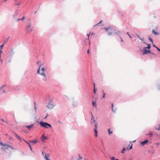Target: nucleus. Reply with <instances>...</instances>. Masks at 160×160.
Here are the masks:
<instances>
[{
	"label": "nucleus",
	"instance_id": "obj_1",
	"mask_svg": "<svg viewBox=\"0 0 160 160\" xmlns=\"http://www.w3.org/2000/svg\"><path fill=\"white\" fill-rule=\"evenodd\" d=\"M41 65H40L38 70L37 73L38 74H40L42 76H43L42 78V80L44 81H46L47 79L46 77V76L44 72V68H41Z\"/></svg>",
	"mask_w": 160,
	"mask_h": 160
},
{
	"label": "nucleus",
	"instance_id": "obj_2",
	"mask_svg": "<svg viewBox=\"0 0 160 160\" xmlns=\"http://www.w3.org/2000/svg\"><path fill=\"white\" fill-rule=\"evenodd\" d=\"M0 144L1 145L3 146L1 147V149L2 150H5L6 149H8L9 148H11L12 149H14L13 148L9 146L8 144L6 143L3 144L2 142H0Z\"/></svg>",
	"mask_w": 160,
	"mask_h": 160
},
{
	"label": "nucleus",
	"instance_id": "obj_3",
	"mask_svg": "<svg viewBox=\"0 0 160 160\" xmlns=\"http://www.w3.org/2000/svg\"><path fill=\"white\" fill-rule=\"evenodd\" d=\"M92 119H93V123H94V125H95V128H94V131H95V136L96 137H97L98 136V134H97L98 132H97V126H98V124H97V122H95V121L94 119V118H93V116H92V118H91L92 120Z\"/></svg>",
	"mask_w": 160,
	"mask_h": 160
},
{
	"label": "nucleus",
	"instance_id": "obj_4",
	"mask_svg": "<svg viewBox=\"0 0 160 160\" xmlns=\"http://www.w3.org/2000/svg\"><path fill=\"white\" fill-rule=\"evenodd\" d=\"M3 87L4 88L3 89L2 92H3L6 93L7 92L11 91L10 88L9 87L6 86H3Z\"/></svg>",
	"mask_w": 160,
	"mask_h": 160
},
{
	"label": "nucleus",
	"instance_id": "obj_5",
	"mask_svg": "<svg viewBox=\"0 0 160 160\" xmlns=\"http://www.w3.org/2000/svg\"><path fill=\"white\" fill-rule=\"evenodd\" d=\"M40 124L42 127H44L45 128H48L47 126H48L50 127H51V126L50 124L46 123V122H41L40 123Z\"/></svg>",
	"mask_w": 160,
	"mask_h": 160
},
{
	"label": "nucleus",
	"instance_id": "obj_6",
	"mask_svg": "<svg viewBox=\"0 0 160 160\" xmlns=\"http://www.w3.org/2000/svg\"><path fill=\"white\" fill-rule=\"evenodd\" d=\"M105 29L107 31H110V32H108V34L109 35H110L112 34V33L113 32V31L114 30L112 28L109 27L108 28H105Z\"/></svg>",
	"mask_w": 160,
	"mask_h": 160
},
{
	"label": "nucleus",
	"instance_id": "obj_7",
	"mask_svg": "<svg viewBox=\"0 0 160 160\" xmlns=\"http://www.w3.org/2000/svg\"><path fill=\"white\" fill-rule=\"evenodd\" d=\"M31 24L29 23L27 27V31L28 32H32L33 30V27H31Z\"/></svg>",
	"mask_w": 160,
	"mask_h": 160
},
{
	"label": "nucleus",
	"instance_id": "obj_8",
	"mask_svg": "<svg viewBox=\"0 0 160 160\" xmlns=\"http://www.w3.org/2000/svg\"><path fill=\"white\" fill-rule=\"evenodd\" d=\"M14 135L15 137L18 138L20 142L21 141V140H23V139H22L19 136H18L16 133H14Z\"/></svg>",
	"mask_w": 160,
	"mask_h": 160
},
{
	"label": "nucleus",
	"instance_id": "obj_9",
	"mask_svg": "<svg viewBox=\"0 0 160 160\" xmlns=\"http://www.w3.org/2000/svg\"><path fill=\"white\" fill-rule=\"evenodd\" d=\"M148 142V140H146L145 141L142 142H141V143L142 145V146L146 144Z\"/></svg>",
	"mask_w": 160,
	"mask_h": 160
},
{
	"label": "nucleus",
	"instance_id": "obj_10",
	"mask_svg": "<svg viewBox=\"0 0 160 160\" xmlns=\"http://www.w3.org/2000/svg\"><path fill=\"white\" fill-rule=\"evenodd\" d=\"M49 157L50 155L49 154H45V159L46 160H50V159L48 158H49Z\"/></svg>",
	"mask_w": 160,
	"mask_h": 160
},
{
	"label": "nucleus",
	"instance_id": "obj_11",
	"mask_svg": "<svg viewBox=\"0 0 160 160\" xmlns=\"http://www.w3.org/2000/svg\"><path fill=\"white\" fill-rule=\"evenodd\" d=\"M49 157L50 155L49 154H45V159L46 160H50V159L48 158H49Z\"/></svg>",
	"mask_w": 160,
	"mask_h": 160
},
{
	"label": "nucleus",
	"instance_id": "obj_12",
	"mask_svg": "<svg viewBox=\"0 0 160 160\" xmlns=\"http://www.w3.org/2000/svg\"><path fill=\"white\" fill-rule=\"evenodd\" d=\"M44 134H43L41 138V139L42 141L43 142L44 140L47 139V138L46 136H44Z\"/></svg>",
	"mask_w": 160,
	"mask_h": 160
},
{
	"label": "nucleus",
	"instance_id": "obj_13",
	"mask_svg": "<svg viewBox=\"0 0 160 160\" xmlns=\"http://www.w3.org/2000/svg\"><path fill=\"white\" fill-rule=\"evenodd\" d=\"M22 3V2L21 1H19V2H16L15 4L16 6H20Z\"/></svg>",
	"mask_w": 160,
	"mask_h": 160
},
{
	"label": "nucleus",
	"instance_id": "obj_14",
	"mask_svg": "<svg viewBox=\"0 0 160 160\" xmlns=\"http://www.w3.org/2000/svg\"><path fill=\"white\" fill-rule=\"evenodd\" d=\"M29 142L31 143H36L38 141L36 139H34L33 140L29 141Z\"/></svg>",
	"mask_w": 160,
	"mask_h": 160
},
{
	"label": "nucleus",
	"instance_id": "obj_15",
	"mask_svg": "<svg viewBox=\"0 0 160 160\" xmlns=\"http://www.w3.org/2000/svg\"><path fill=\"white\" fill-rule=\"evenodd\" d=\"M92 103L93 106L95 107L96 108L97 104L96 101H94V100H93Z\"/></svg>",
	"mask_w": 160,
	"mask_h": 160
},
{
	"label": "nucleus",
	"instance_id": "obj_16",
	"mask_svg": "<svg viewBox=\"0 0 160 160\" xmlns=\"http://www.w3.org/2000/svg\"><path fill=\"white\" fill-rule=\"evenodd\" d=\"M144 54H146V53H151V52L150 50H147L146 49V48H144Z\"/></svg>",
	"mask_w": 160,
	"mask_h": 160
},
{
	"label": "nucleus",
	"instance_id": "obj_17",
	"mask_svg": "<svg viewBox=\"0 0 160 160\" xmlns=\"http://www.w3.org/2000/svg\"><path fill=\"white\" fill-rule=\"evenodd\" d=\"M152 32L153 33L154 35H159V33L158 32H156L155 31L154 29H153L152 30Z\"/></svg>",
	"mask_w": 160,
	"mask_h": 160
},
{
	"label": "nucleus",
	"instance_id": "obj_18",
	"mask_svg": "<svg viewBox=\"0 0 160 160\" xmlns=\"http://www.w3.org/2000/svg\"><path fill=\"white\" fill-rule=\"evenodd\" d=\"M33 124H32L30 126H26V127L28 128L29 129H30V128L33 126Z\"/></svg>",
	"mask_w": 160,
	"mask_h": 160
},
{
	"label": "nucleus",
	"instance_id": "obj_19",
	"mask_svg": "<svg viewBox=\"0 0 160 160\" xmlns=\"http://www.w3.org/2000/svg\"><path fill=\"white\" fill-rule=\"evenodd\" d=\"M108 132L109 135H110L113 133V132L112 131H110V128H109L108 129Z\"/></svg>",
	"mask_w": 160,
	"mask_h": 160
},
{
	"label": "nucleus",
	"instance_id": "obj_20",
	"mask_svg": "<svg viewBox=\"0 0 160 160\" xmlns=\"http://www.w3.org/2000/svg\"><path fill=\"white\" fill-rule=\"evenodd\" d=\"M23 140H24L26 143H28V145H29L31 149L32 150V147L30 145V144L28 142H27V141H26L24 139H23Z\"/></svg>",
	"mask_w": 160,
	"mask_h": 160
},
{
	"label": "nucleus",
	"instance_id": "obj_21",
	"mask_svg": "<svg viewBox=\"0 0 160 160\" xmlns=\"http://www.w3.org/2000/svg\"><path fill=\"white\" fill-rule=\"evenodd\" d=\"M25 18V17L24 16H23V17L22 18V19H17V21H18L19 20H24Z\"/></svg>",
	"mask_w": 160,
	"mask_h": 160
},
{
	"label": "nucleus",
	"instance_id": "obj_22",
	"mask_svg": "<svg viewBox=\"0 0 160 160\" xmlns=\"http://www.w3.org/2000/svg\"><path fill=\"white\" fill-rule=\"evenodd\" d=\"M144 48H145L146 49H149L150 48V45L148 44V46L147 47H144Z\"/></svg>",
	"mask_w": 160,
	"mask_h": 160
},
{
	"label": "nucleus",
	"instance_id": "obj_23",
	"mask_svg": "<svg viewBox=\"0 0 160 160\" xmlns=\"http://www.w3.org/2000/svg\"><path fill=\"white\" fill-rule=\"evenodd\" d=\"M57 123H59V124H62V122H61V121H60V120L57 121Z\"/></svg>",
	"mask_w": 160,
	"mask_h": 160
},
{
	"label": "nucleus",
	"instance_id": "obj_24",
	"mask_svg": "<svg viewBox=\"0 0 160 160\" xmlns=\"http://www.w3.org/2000/svg\"><path fill=\"white\" fill-rule=\"evenodd\" d=\"M125 150V148H123V149H122V151H121V153H124V151Z\"/></svg>",
	"mask_w": 160,
	"mask_h": 160
},
{
	"label": "nucleus",
	"instance_id": "obj_25",
	"mask_svg": "<svg viewBox=\"0 0 160 160\" xmlns=\"http://www.w3.org/2000/svg\"><path fill=\"white\" fill-rule=\"evenodd\" d=\"M111 160H119L118 159H116L114 157H112L111 158Z\"/></svg>",
	"mask_w": 160,
	"mask_h": 160
},
{
	"label": "nucleus",
	"instance_id": "obj_26",
	"mask_svg": "<svg viewBox=\"0 0 160 160\" xmlns=\"http://www.w3.org/2000/svg\"><path fill=\"white\" fill-rule=\"evenodd\" d=\"M1 121L2 122H5L6 123H8V122L6 121H5L4 119H1Z\"/></svg>",
	"mask_w": 160,
	"mask_h": 160
},
{
	"label": "nucleus",
	"instance_id": "obj_27",
	"mask_svg": "<svg viewBox=\"0 0 160 160\" xmlns=\"http://www.w3.org/2000/svg\"><path fill=\"white\" fill-rule=\"evenodd\" d=\"M158 128H156V129H157L158 130H159L160 129V124H159L158 126Z\"/></svg>",
	"mask_w": 160,
	"mask_h": 160
},
{
	"label": "nucleus",
	"instance_id": "obj_28",
	"mask_svg": "<svg viewBox=\"0 0 160 160\" xmlns=\"http://www.w3.org/2000/svg\"><path fill=\"white\" fill-rule=\"evenodd\" d=\"M4 44H3L2 45L0 46V48L1 49V50L2 49V47H3L4 46Z\"/></svg>",
	"mask_w": 160,
	"mask_h": 160
},
{
	"label": "nucleus",
	"instance_id": "obj_29",
	"mask_svg": "<svg viewBox=\"0 0 160 160\" xmlns=\"http://www.w3.org/2000/svg\"><path fill=\"white\" fill-rule=\"evenodd\" d=\"M93 93H94V94H96V90L95 88H94V90H93Z\"/></svg>",
	"mask_w": 160,
	"mask_h": 160
},
{
	"label": "nucleus",
	"instance_id": "obj_30",
	"mask_svg": "<svg viewBox=\"0 0 160 160\" xmlns=\"http://www.w3.org/2000/svg\"><path fill=\"white\" fill-rule=\"evenodd\" d=\"M102 92H103V96L102 98H104L105 97V92H104L103 91Z\"/></svg>",
	"mask_w": 160,
	"mask_h": 160
},
{
	"label": "nucleus",
	"instance_id": "obj_31",
	"mask_svg": "<svg viewBox=\"0 0 160 160\" xmlns=\"http://www.w3.org/2000/svg\"><path fill=\"white\" fill-rule=\"evenodd\" d=\"M102 22V21H100L98 24H96L94 26H96L99 24L101 23Z\"/></svg>",
	"mask_w": 160,
	"mask_h": 160
},
{
	"label": "nucleus",
	"instance_id": "obj_32",
	"mask_svg": "<svg viewBox=\"0 0 160 160\" xmlns=\"http://www.w3.org/2000/svg\"><path fill=\"white\" fill-rule=\"evenodd\" d=\"M34 105H35V106H34V108H35V109L36 110H37V108H36V102H34Z\"/></svg>",
	"mask_w": 160,
	"mask_h": 160
},
{
	"label": "nucleus",
	"instance_id": "obj_33",
	"mask_svg": "<svg viewBox=\"0 0 160 160\" xmlns=\"http://www.w3.org/2000/svg\"><path fill=\"white\" fill-rule=\"evenodd\" d=\"M149 40H150V41H151L152 42H153L152 40V39L151 38H149Z\"/></svg>",
	"mask_w": 160,
	"mask_h": 160
},
{
	"label": "nucleus",
	"instance_id": "obj_34",
	"mask_svg": "<svg viewBox=\"0 0 160 160\" xmlns=\"http://www.w3.org/2000/svg\"><path fill=\"white\" fill-rule=\"evenodd\" d=\"M132 144L131 146L128 149V150H130L132 149Z\"/></svg>",
	"mask_w": 160,
	"mask_h": 160
},
{
	"label": "nucleus",
	"instance_id": "obj_35",
	"mask_svg": "<svg viewBox=\"0 0 160 160\" xmlns=\"http://www.w3.org/2000/svg\"><path fill=\"white\" fill-rule=\"evenodd\" d=\"M120 38L121 39V41L122 42H123V40L122 39V38L121 37H120Z\"/></svg>",
	"mask_w": 160,
	"mask_h": 160
},
{
	"label": "nucleus",
	"instance_id": "obj_36",
	"mask_svg": "<svg viewBox=\"0 0 160 160\" xmlns=\"http://www.w3.org/2000/svg\"><path fill=\"white\" fill-rule=\"evenodd\" d=\"M149 135H151H151H152V132H150V133H149Z\"/></svg>",
	"mask_w": 160,
	"mask_h": 160
},
{
	"label": "nucleus",
	"instance_id": "obj_37",
	"mask_svg": "<svg viewBox=\"0 0 160 160\" xmlns=\"http://www.w3.org/2000/svg\"><path fill=\"white\" fill-rule=\"evenodd\" d=\"M137 36L139 38H140V35H137Z\"/></svg>",
	"mask_w": 160,
	"mask_h": 160
},
{
	"label": "nucleus",
	"instance_id": "obj_38",
	"mask_svg": "<svg viewBox=\"0 0 160 160\" xmlns=\"http://www.w3.org/2000/svg\"><path fill=\"white\" fill-rule=\"evenodd\" d=\"M140 39H141V40H142V41H143V40H144V38H140Z\"/></svg>",
	"mask_w": 160,
	"mask_h": 160
},
{
	"label": "nucleus",
	"instance_id": "obj_39",
	"mask_svg": "<svg viewBox=\"0 0 160 160\" xmlns=\"http://www.w3.org/2000/svg\"><path fill=\"white\" fill-rule=\"evenodd\" d=\"M93 84L94 88H95V83H93Z\"/></svg>",
	"mask_w": 160,
	"mask_h": 160
},
{
	"label": "nucleus",
	"instance_id": "obj_40",
	"mask_svg": "<svg viewBox=\"0 0 160 160\" xmlns=\"http://www.w3.org/2000/svg\"><path fill=\"white\" fill-rule=\"evenodd\" d=\"M1 52H2L0 50V58H1Z\"/></svg>",
	"mask_w": 160,
	"mask_h": 160
},
{
	"label": "nucleus",
	"instance_id": "obj_41",
	"mask_svg": "<svg viewBox=\"0 0 160 160\" xmlns=\"http://www.w3.org/2000/svg\"><path fill=\"white\" fill-rule=\"evenodd\" d=\"M79 158L80 159H82V157H81L80 156H79Z\"/></svg>",
	"mask_w": 160,
	"mask_h": 160
},
{
	"label": "nucleus",
	"instance_id": "obj_42",
	"mask_svg": "<svg viewBox=\"0 0 160 160\" xmlns=\"http://www.w3.org/2000/svg\"><path fill=\"white\" fill-rule=\"evenodd\" d=\"M112 109H113V104H112Z\"/></svg>",
	"mask_w": 160,
	"mask_h": 160
},
{
	"label": "nucleus",
	"instance_id": "obj_43",
	"mask_svg": "<svg viewBox=\"0 0 160 160\" xmlns=\"http://www.w3.org/2000/svg\"><path fill=\"white\" fill-rule=\"evenodd\" d=\"M128 36L130 37V38H131V37L130 36V35L129 34H128Z\"/></svg>",
	"mask_w": 160,
	"mask_h": 160
},
{
	"label": "nucleus",
	"instance_id": "obj_44",
	"mask_svg": "<svg viewBox=\"0 0 160 160\" xmlns=\"http://www.w3.org/2000/svg\"><path fill=\"white\" fill-rule=\"evenodd\" d=\"M157 49L159 51V50H160V49H159L158 48L156 47Z\"/></svg>",
	"mask_w": 160,
	"mask_h": 160
},
{
	"label": "nucleus",
	"instance_id": "obj_45",
	"mask_svg": "<svg viewBox=\"0 0 160 160\" xmlns=\"http://www.w3.org/2000/svg\"><path fill=\"white\" fill-rule=\"evenodd\" d=\"M87 52H88V53H89V49H88V51H87Z\"/></svg>",
	"mask_w": 160,
	"mask_h": 160
},
{
	"label": "nucleus",
	"instance_id": "obj_46",
	"mask_svg": "<svg viewBox=\"0 0 160 160\" xmlns=\"http://www.w3.org/2000/svg\"><path fill=\"white\" fill-rule=\"evenodd\" d=\"M7 42V41H4V43H6V42Z\"/></svg>",
	"mask_w": 160,
	"mask_h": 160
},
{
	"label": "nucleus",
	"instance_id": "obj_47",
	"mask_svg": "<svg viewBox=\"0 0 160 160\" xmlns=\"http://www.w3.org/2000/svg\"><path fill=\"white\" fill-rule=\"evenodd\" d=\"M90 34H87V35L88 36V37H89V35H90Z\"/></svg>",
	"mask_w": 160,
	"mask_h": 160
},
{
	"label": "nucleus",
	"instance_id": "obj_48",
	"mask_svg": "<svg viewBox=\"0 0 160 160\" xmlns=\"http://www.w3.org/2000/svg\"><path fill=\"white\" fill-rule=\"evenodd\" d=\"M42 154L43 155H44V152H42Z\"/></svg>",
	"mask_w": 160,
	"mask_h": 160
},
{
	"label": "nucleus",
	"instance_id": "obj_49",
	"mask_svg": "<svg viewBox=\"0 0 160 160\" xmlns=\"http://www.w3.org/2000/svg\"><path fill=\"white\" fill-rule=\"evenodd\" d=\"M115 33H116V34H118V33H117V32H116Z\"/></svg>",
	"mask_w": 160,
	"mask_h": 160
},
{
	"label": "nucleus",
	"instance_id": "obj_50",
	"mask_svg": "<svg viewBox=\"0 0 160 160\" xmlns=\"http://www.w3.org/2000/svg\"><path fill=\"white\" fill-rule=\"evenodd\" d=\"M127 34L128 35V34H129V33H128V32H127Z\"/></svg>",
	"mask_w": 160,
	"mask_h": 160
},
{
	"label": "nucleus",
	"instance_id": "obj_51",
	"mask_svg": "<svg viewBox=\"0 0 160 160\" xmlns=\"http://www.w3.org/2000/svg\"><path fill=\"white\" fill-rule=\"evenodd\" d=\"M6 1H7V0H5L4 1V2H6Z\"/></svg>",
	"mask_w": 160,
	"mask_h": 160
},
{
	"label": "nucleus",
	"instance_id": "obj_52",
	"mask_svg": "<svg viewBox=\"0 0 160 160\" xmlns=\"http://www.w3.org/2000/svg\"><path fill=\"white\" fill-rule=\"evenodd\" d=\"M153 46L154 47H156V46H155L154 44L153 45Z\"/></svg>",
	"mask_w": 160,
	"mask_h": 160
},
{
	"label": "nucleus",
	"instance_id": "obj_53",
	"mask_svg": "<svg viewBox=\"0 0 160 160\" xmlns=\"http://www.w3.org/2000/svg\"><path fill=\"white\" fill-rule=\"evenodd\" d=\"M118 33H120V31H118Z\"/></svg>",
	"mask_w": 160,
	"mask_h": 160
},
{
	"label": "nucleus",
	"instance_id": "obj_54",
	"mask_svg": "<svg viewBox=\"0 0 160 160\" xmlns=\"http://www.w3.org/2000/svg\"><path fill=\"white\" fill-rule=\"evenodd\" d=\"M1 62H2V60L1 59Z\"/></svg>",
	"mask_w": 160,
	"mask_h": 160
},
{
	"label": "nucleus",
	"instance_id": "obj_55",
	"mask_svg": "<svg viewBox=\"0 0 160 160\" xmlns=\"http://www.w3.org/2000/svg\"><path fill=\"white\" fill-rule=\"evenodd\" d=\"M47 116L45 118H46L47 117Z\"/></svg>",
	"mask_w": 160,
	"mask_h": 160
},
{
	"label": "nucleus",
	"instance_id": "obj_56",
	"mask_svg": "<svg viewBox=\"0 0 160 160\" xmlns=\"http://www.w3.org/2000/svg\"><path fill=\"white\" fill-rule=\"evenodd\" d=\"M159 51L160 52V49L159 50Z\"/></svg>",
	"mask_w": 160,
	"mask_h": 160
},
{
	"label": "nucleus",
	"instance_id": "obj_57",
	"mask_svg": "<svg viewBox=\"0 0 160 160\" xmlns=\"http://www.w3.org/2000/svg\"><path fill=\"white\" fill-rule=\"evenodd\" d=\"M15 1H16V0H15Z\"/></svg>",
	"mask_w": 160,
	"mask_h": 160
},
{
	"label": "nucleus",
	"instance_id": "obj_58",
	"mask_svg": "<svg viewBox=\"0 0 160 160\" xmlns=\"http://www.w3.org/2000/svg\"><path fill=\"white\" fill-rule=\"evenodd\" d=\"M84 160H86L85 159Z\"/></svg>",
	"mask_w": 160,
	"mask_h": 160
}]
</instances>
